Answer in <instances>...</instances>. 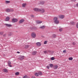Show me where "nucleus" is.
Segmentation results:
<instances>
[{
    "instance_id": "obj_1",
    "label": "nucleus",
    "mask_w": 78,
    "mask_h": 78,
    "mask_svg": "<svg viewBox=\"0 0 78 78\" xmlns=\"http://www.w3.org/2000/svg\"><path fill=\"white\" fill-rule=\"evenodd\" d=\"M57 17H55L53 20L54 23L56 24H58L59 23V21L58 20Z\"/></svg>"
},
{
    "instance_id": "obj_2",
    "label": "nucleus",
    "mask_w": 78,
    "mask_h": 78,
    "mask_svg": "<svg viewBox=\"0 0 78 78\" xmlns=\"http://www.w3.org/2000/svg\"><path fill=\"white\" fill-rule=\"evenodd\" d=\"M31 36L33 38H35L36 37V34L34 32L32 33L31 34Z\"/></svg>"
},
{
    "instance_id": "obj_3",
    "label": "nucleus",
    "mask_w": 78,
    "mask_h": 78,
    "mask_svg": "<svg viewBox=\"0 0 78 78\" xmlns=\"http://www.w3.org/2000/svg\"><path fill=\"white\" fill-rule=\"evenodd\" d=\"M65 17V16L64 15H60L58 16V18L61 19H63Z\"/></svg>"
},
{
    "instance_id": "obj_4",
    "label": "nucleus",
    "mask_w": 78,
    "mask_h": 78,
    "mask_svg": "<svg viewBox=\"0 0 78 78\" xmlns=\"http://www.w3.org/2000/svg\"><path fill=\"white\" fill-rule=\"evenodd\" d=\"M18 21V19H17L16 18H13L12 19V22L14 23H15V22H17Z\"/></svg>"
},
{
    "instance_id": "obj_5",
    "label": "nucleus",
    "mask_w": 78,
    "mask_h": 78,
    "mask_svg": "<svg viewBox=\"0 0 78 78\" xmlns=\"http://www.w3.org/2000/svg\"><path fill=\"white\" fill-rule=\"evenodd\" d=\"M33 10L35 11H36L37 12L41 11V9L37 8H34V9Z\"/></svg>"
},
{
    "instance_id": "obj_6",
    "label": "nucleus",
    "mask_w": 78,
    "mask_h": 78,
    "mask_svg": "<svg viewBox=\"0 0 78 78\" xmlns=\"http://www.w3.org/2000/svg\"><path fill=\"white\" fill-rule=\"evenodd\" d=\"M11 62L9 61H8V66H9L10 67H12V65H11Z\"/></svg>"
},
{
    "instance_id": "obj_7",
    "label": "nucleus",
    "mask_w": 78,
    "mask_h": 78,
    "mask_svg": "<svg viewBox=\"0 0 78 78\" xmlns=\"http://www.w3.org/2000/svg\"><path fill=\"white\" fill-rule=\"evenodd\" d=\"M5 25L6 27H12V25L11 24H5Z\"/></svg>"
},
{
    "instance_id": "obj_8",
    "label": "nucleus",
    "mask_w": 78,
    "mask_h": 78,
    "mask_svg": "<svg viewBox=\"0 0 78 78\" xmlns=\"http://www.w3.org/2000/svg\"><path fill=\"white\" fill-rule=\"evenodd\" d=\"M25 22V20L24 19H22L20 20L19 23H23Z\"/></svg>"
},
{
    "instance_id": "obj_9",
    "label": "nucleus",
    "mask_w": 78,
    "mask_h": 78,
    "mask_svg": "<svg viewBox=\"0 0 78 78\" xmlns=\"http://www.w3.org/2000/svg\"><path fill=\"white\" fill-rule=\"evenodd\" d=\"M36 44L38 47H39L41 45V43L40 42H37Z\"/></svg>"
},
{
    "instance_id": "obj_10",
    "label": "nucleus",
    "mask_w": 78,
    "mask_h": 78,
    "mask_svg": "<svg viewBox=\"0 0 78 78\" xmlns=\"http://www.w3.org/2000/svg\"><path fill=\"white\" fill-rule=\"evenodd\" d=\"M3 71L5 73H8V71L6 69H4L3 70Z\"/></svg>"
},
{
    "instance_id": "obj_11",
    "label": "nucleus",
    "mask_w": 78,
    "mask_h": 78,
    "mask_svg": "<svg viewBox=\"0 0 78 78\" xmlns=\"http://www.w3.org/2000/svg\"><path fill=\"white\" fill-rule=\"evenodd\" d=\"M27 6V4L26 3H24L22 4V7L23 8H25Z\"/></svg>"
},
{
    "instance_id": "obj_12",
    "label": "nucleus",
    "mask_w": 78,
    "mask_h": 78,
    "mask_svg": "<svg viewBox=\"0 0 78 78\" xmlns=\"http://www.w3.org/2000/svg\"><path fill=\"white\" fill-rule=\"evenodd\" d=\"M43 52L44 53H45L46 54V53H48V52H49L50 53L51 52V51H44Z\"/></svg>"
},
{
    "instance_id": "obj_13",
    "label": "nucleus",
    "mask_w": 78,
    "mask_h": 78,
    "mask_svg": "<svg viewBox=\"0 0 78 78\" xmlns=\"http://www.w3.org/2000/svg\"><path fill=\"white\" fill-rule=\"evenodd\" d=\"M13 34L12 32H9L8 34V36H12V35Z\"/></svg>"
},
{
    "instance_id": "obj_14",
    "label": "nucleus",
    "mask_w": 78,
    "mask_h": 78,
    "mask_svg": "<svg viewBox=\"0 0 78 78\" xmlns=\"http://www.w3.org/2000/svg\"><path fill=\"white\" fill-rule=\"evenodd\" d=\"M41 11V12L42 13H43L44 12H45V9H40V11Z\"/></svg>"
},
{
    "instance_id": "obj_15",
    "label": "nucleus",
    "mask_w": 78,
    "mask_h": 78,
    "mask_svg": "<svg viewBox=\"0 0 78 78\" xmlns=\"http://www.w3.org/2000/svg\"><path fill=\"white\" fill-rule=\"evenodd\" d=\"M36 53H37L36 51H34L32 53V55H36Z\"/></svg>"
},
{
    "instance_id": "obj_16",
    "label": "nucleus",
    "mask_w": 78,
    "mask_h": 78,
    "mask_svg": "<svg viewBox=\"0 0 78 78\" xmlns=\"http://www.w3.org/2000/svg\"><path fill=\"white\" fill-rule=\"evenodd\" d=\"M9 17H7L6 18L5 20V21H9Z\"/></svg>"
},
{
    "instance_id": "obj_17",
    "label": "nucleus",
    "mask_w": 78,
    "mask_h": 78,
    "mask_svg": "<svg viewBox=\"0 0 78 78\" xmlns=\"http://www.w3.org/2000/svg\"><path fill=\"white\" fill-rule=\"evenodd\" d=\"M58 66H57V65H55L54 66V69H57L58 68Z\"/></svg>"
},
{
    "instance_id": "obj_18",
    "label": "nucleus",
    "mask_w": 78,
    "mask_h": 78,
    "mask_svg": "<svg viewBox=\"0 0 78 78\" xmlns=\"http://www.w3.org/2000/svg\"><path fill=\"white\" fill-rule=\"evenodd\" d=\"M25 58V57L24 56H22L20 58V59L21 60H23V59Z\"/></svg>"
},
{
    "instance_id": "obj_19",
    "label": "nucleus",
    "mask_w": 78,
    "mask_h": 78,
    "mask_svg": "<svg viewBox=\"0 0 78 78\" xmlns=\"http://www.w3.org/2000/svg\"><path fill=\"white\" fill-rule=\"evenodd\" d=\"M35 76H39V74H38V73H36L35 74Z\"/></svg>"
},
{
    "instance_id": "obj_20",
    "label": "nucleus",
    "mask_w": 78,
    "mask_h": 78,
    "mask_svg": "<svg viewBox=\"0 0 78 78\" xmlns=\"http://www.w3.org/2000/svg\"><path fill=\"white\" fill-rule=\"evenodd\" d=\"M4 31H1L0 32V35H3L4 34Z\"/></svg>"
},
{
    "instance_id": "obj_21",
    "label": "nucleus",
    "mask_w": 78,
    "mask_h": 78,
    "mask_svg": "<svg viewBox=\"0 0 78 78\" xmlns=\"http://www.w3.org/2000/svg\"><path fill=\"white\" fill-rule=\"evenodd\" d=\"M42 22L41 21H37V23H42Z\"/></svg>"
},
{
    "instance_id": "obj_22",
    "label": "nucleus",
    "mask_w": 78,
    "mask_h": 78,
    "mask_svg": "<svg viewBox=\"0 0 78 78\" xmlns=\"http://www.w3.org/2000/svg\"><path fill=\"white\" fill-rule=\"evenodd\" d=\"M45 28V26H41L40 27V28H41V29H44Z\"/></svg>"
},
{
    "instance_id": "obj_23",
    "label": "nucleus",
    "mask_w": 78,
    "mask_h": 78,
    "mask_svg": "<svg viewBox=\"0 0 78 78\" xmlns=\"http://www.w3.org/2000/svg\"><path fill=\"white\" fill-rule=\"evenodd\" d=\"M38 73L39 74V75H42V73L41 72H38Z\"/></svg>"
},
{
    "instance_id": "obj_24",
    "label": "nucleus",
    "mask_w": 78,
    "mask_h": 78,
    "mask_svg": "<svg viewBox=\"0 0 78 78\" xmlns=\"http://www.w3.org/2000/svg\"><path fill=\"white\" fill-rule=\"evenodd\" d=\"M15 75H17V76L19 75V72H17L16 73H15Z\"/></svg>"
},
{
    "instance_id": "obj_25",
    "label": "nucleus",
    "mask_w": 78,
    "mask_h": 78,
    "mask_svg": "<svg viewBox=\"0 0 78 78\" xmlns=\"http://www.w3.org/2000/svg\"><path fill=\"white\" fill-rule=\"evenodd\" d=\"M29 45H27L25 46V48H28V47H29Z\"/></svg>"
},
{
    "instance_id": "obj_26",
    "label": "nucleus",
    "mask_w": 78,
    "mask_h": 78,
    "mask_svg": "<svg viewBox=\"0 0 78 78\" xmlns=\"http://www.w3.org/2000/svg\"><path fill=\"white\" fill-rule=\"evenodd\" d=\"M5 3H10V1H6Z\"/></svg>"
},
{
    "instance_id": "obj_27",
    "label": "nucleus",
    "mask_w": 78,
    "mask_h": 78,
    "mask_svg": "<svg viewBox=\"0 0 78 78\" xmlns=\"http://www.w3.org/2000/svg\"><path fill=\"white\" fill-rule=\"evenodd\" d=\"M6 12H10V9H7L6 10Z\"/></svg>"
},
{
    "instance_id": "obj_28",
    "label": "nucleus",
    "mask_w": 78,
    "mask_h": 78,
    "mask_svg": "<svg viewBox=\"0 0 78 78\" xmlns=\"http://www.w3.org/2000/svg\"><path fill=\"white\" fill-rule=\"evenodd\" d=\"M49 66L51 67H53V64H50Z\"/></svg>"
},
{
    "instance_id": "obj_29",
    "label": "nucleus",
    "mask_w": 78,
    "mask_h": 78,
    "mask_svg": "<svg viewBox=\"0 0 78 78\" xmlns=\"http://www.w3.org/2000/svg\"><path fill=\"white\" fill-rule=\"evenodd\" d=\"M52 37H54V38L56 37V35L54 34L52 35Z\"/></svg>"
},
{
    "instance_id": "obj_30",
    "label": "nucleus",
    "mask_w": 78,
    "mask_h": 78,
    "mask_svg": "<svg viewBox=\"0 0 78 78\" xmlns=\"http://www.w3.org/2000/svg\"><path fill=\"white\" fill-rule=\"evenodd\" d=\"M47 42H48V41H45L44 42V44H47Z\"/></svg>"
},
{
    "instance_id": "obj_31",
    "label": "nucleus",
    "mask_w": 78,
    "mask_h": 78,
    "mask_svg": "<svg viewBox=\"0 0 78 78\" xmlns=\"http://www.w3.org/2000/svg\"><path fill=\"white\" fill-rule=\"evenodd\" d=\"M70 24H71V25H73V24H75V23H74L73 22H70Z\"/></svg>"
},
{
    "instance_id": "obj_32",
    "label": "nucleus",
    "mask_w": 78,
    "mask_h": 78,
    "mask_svg": "<svg viewBox=\"0 0 78 78\" xmlns=\"http://www.w3.org/2000/svg\"><path fill=\"white\" fill-rule=\"evenodd\" d=\"M55 58L54 57H52L51 58V60H54Z\"/></svg>"
},
{
    "instance_id": "obj_33",
    "label": "nucleus",
    "mask_w": 78,
    "mask_h": 78,
    "mask_svg": "<svg viewBox=\"0 0 78 78\" xmlns=\"http://www.w3.org/2000/svg\"><path fill=\"white\" fill-rule=\"evenodd\" d=\"M69 60H72L73 59V58H72V57H70L69 58Z\"/></svg>"
},
{
    "instance_id": "obj_34",
    "label": "nucleus",
    "mask_w": 78,
    "mask_h": 78,
    "mask_svg": "<svg viewBox=\"0 0 78 78\" xmlns=\"http://www.w3.org/2000/svg\"><path fill=\"white\" fill-rule=\"evenodd\" d=\"M28 76L27 75L24 76H23V78H27Z\"/></svg>"
},
{
    "instance_id": "obj_35",
    "label": "nucleus",
    "mask_w": 78,
    "mask_h": 78,
    "mask_svg": "<svg viewBox=\"0 0 78 78\" xmlns=\"http://www.w3.org/2000/svg\"><path fill=\"white\" fill-rule=\"evenodd\" d=\"M12 11H14V9H10V12H12Z\"/></svg>"
},
{
    "instance_id": "obj_36",
    "label": "nucleus",
    "mask_w": 78,
    "mask_h": 78,
    "mask_svg": "<svg viewBox=\"0 0 78 78\" xmlns=\"http://www.w3.org/2000/svg\"><path fill=\"white\" fill-rule=\"evenodd\" d=\"M3 36H4V37H6V34H4Z\"/></svg>"
},
{
    "instance_id": "obj_37",
    "label": "nucleus",
    "mask_w": 78,
    "mask_h": 78,
    "mask_svg": "<svg viewBox=\"0 0 78 78\" xmlns=\"http://www.w3.org/2000/svg\"><path fill=\"white\" fill-rule=\"evenodd\" d=\"M59 30L60 31H62V28L60 29H59Z\"/></svg>"
},
{
    "instance_id": "obj_38",
    "label": "nucleus",
    "mask_w": 78,
    "mask_h": 78,
    "mask_svg": "<svg viewBox=\"0 0 78 78\" xmlns=\"http://www.w3.org/2000/svg\"><path fill=\"white\" fill-rule=\"evenodd\" d=\"M63 53H66V50H64L63 51Z\"/></svg>"
},
{
    "instance_id": "obj_39",
    "label": "nucleus",
    "mask_w": 78,
    "mask_h": 78,
    "mask_svg": "<svg viewBox=\"0 0 78 78\" xmlns=\"http://www.w3.org/2000/svg\"><path fill=\"white\" fill-rule=\"evenodd\" d=\"M31 17H34V16L33 15H31Z\"/></svg>"
},
{
    "instance_id": "obj_40",
    "label": "nucleus",
    "mask_w": 78,
    "mask_h": 78,
    "mask_svg": "<svg viewBox=\"0 0 78 78\" xmlns=\"http://www.w3.org/2000/svg\"><path fill=\"white\" fill-rule=\"evenodd\" d=\"M73 45H75L76 43H75V42H73Z\"/></svg>"
},
{
    "instance_id": "obj_41",
    "label": "nucleus",
    "mask_w": 78,
    "mask_h": 78,
    "mask_svg": "<svg viewBox=\"0 0 78 78\" xmlns=\"http://www.w3.org/2000/svg\"><path fill=\"white\" fill-rule=\"evenodd\" d=\"M47 68H48V69H49V68H50V66H47Z\"/></svg>"
},
{
    "instance_id": "obj_42",
    "label": "nucleus",
    "mask_w": 78,
    "mask_h": 78,
    "mask_svg": "<svg viewBox=\"0 0 78 78\" xmlns=\"http://www.w3.org/2000/svg\"><path fill=\"white\" fill-rule=\"evenodd\" d=\"M76 6L77 7H78V3L76 4Z\"/></svg>"
},
{
    "instance_id": "obj_43",
    "label": "nucleus",
    "mask_w": 78,
    "mask_h": 78,
    "mask_svg": "<svg viewBox=\"0 0 78 78\" xmlns=\"http://www.w3.org/2000/svg\"><path fill=\"white\" fill-rule=\"evenodd\" d=\"M32 78H36V77L34 76H33L32 77Z\"/></svg>"
},
{
    "instance_id": "obj_44",
    "label": "nucleus",
    "mask_w": 78,
    "mask_h": 78,
    "mask_svg": "<svg viewBox=\"0 0 78 78\" xmlns=\"http://www.w3.org/2000/svg\"><path fill=\"white\" fill-rule=\"evenodd\" d=\"M27 78H30L29 77L27 76Z\"/></svg>"
},
{
    "instance_id": "obj_45",
    "label": "nucleus",
    "mask_w": 78,
    "mask_h": 78,
    "mask_svg": "<svg viewBox=\"0 0 78 78\" xmlns=\"http://www.w3.org/2000/svg\"><path fill=\"white\" fill-rule=\"evenodd\" d=\"M17 53H19H19H20V52H17Z\"/></svg>"
},
{
    "instance_id": "obj_46",
    "label": "nucleus",
    "mask_w": 78,
    "mask_h": 78,
    "mask_svg": "<svg viewBox=\"0 0 78 78\" xmlns=\"http://www.w3.org/2000/svg\"><path fill=\"white\" fill-rule=\"evenodd\" d=\"M76 0H73V1H74V2Z\"/></svg>"
}]
</instances>
